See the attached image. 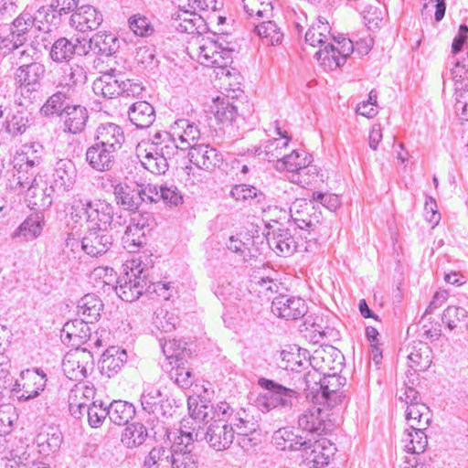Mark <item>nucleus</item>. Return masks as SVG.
<instances>
[{
	"label": "nucleus",
	"instance_id": "obj_1",
	"mask_svg": "<svg viewBox=\"0 0 468 468\" xmlns=\"http://www.w3.org/2000/svg\"><path fill=\"white\" fill-rule=\"evenodd\" d=\"M200 137L197 124L187 119L176 120L169 132H156L142 161L145 169L154 175L165 174L178 150L191 149Z\"/></svg>",
	"mask_w": 468,
	"mask_h": 468
},
{
	"label": "nucleus",
	"instance_id": "obj_2",
	"mask_svg": "<svg viewBox=\"0 0 468 468\" xmlns=\"http://www.w3.org/2000/svg\"><path fill=\"white\" fill-rule=\"evenodd\" d=\"M194 400L189 399L188 410L196 420H207L222 416L237 435H246L244 432H252L259 429L258 421L243 408L235 410L226 401L215 406L203 397Z\"/></svg>",
	"mask_w": 468,
	"mask_h": 468
},
{
	"label": "nucleus",
	"instance_id": "obj_3",
	"mask_svg": "<svg viewBox=\"0 0 468 468\" xmlns=\"http://www.w3.org/2000/svg\"><path fill=\"white\" fill-rule=\"evenodd\" d=\"M71 214L81 218L83 215L90 224V229L120 231L127 223V218L115 212L114 207L104 199L91 200L79 197L73 200Z\"/></svg>",
	"mask_w": 468,
	"mask_h": 468
},
{
	"label": "nucleus",
	"instance_id": "obj_4",
	"mask_svg": "<svg viewBox=\"0 0 468 468\" xmlns=\"http://www.w3.org/2000/svg\"><path fill=\"white\" fill-rule=\"evenodd\" d=\"M190 418L192 424L197 425L194 426L192 431H182V435L187 439V443L205 440L216 451L226 450L232 444L234 431L222 416L207 420H196L191 415Z\"/></svg>",
	"mask_w": 468,
	"mask_h": 468
},
{
	"label": "nucleus",
	"instance_id": "obj_5",
	"mask_svg": "<svg viewBox=\"0 0 468 468\" xmlns=\"http://www.w3.org/2000/svg\"><path fill=\"white\" fill-rule=\"evenodd\" d=\"M134 268L127 271L124 276L120 277L115 287L116 293L124 302L132 303L147 291L151 285L148 284V268L154 266L152 254L148 256L145 252L138 259L133 260Z\"/></svg>",
	"mask_w": 468,
	"mask_h": 468
},
{
	"label": "nucleus",
	"instance_id": "obj_6",
	"mask_svg": "<svg viewBox=\"0 0 468 468\" xmlns=\"http://www.w3.org/2000/svg\"><path fill=\"white\" fill-rule=\"evenodd\" d=\"M290 216L299 229L305 230L304 250L314 251L321 236L323 215L319 207L306 199H296L290 207Z\"/></svg>",
	"mask_w": 468,
	"mask_h": 468
},
{
	"label": "nucleus",
	"instance_id": "obj_7",
	"mask_svg": "<svg viewBox=\"0 0 468 468\" xmlns=\"http://www.w3.org/2000/svg\"><path fill=\"white\" fill-rule=\"evenodd\" d=\"M258 385L263 389L255 400L257 408L262 412L274 409L289 410L295 407L299 392L287 388L272 379L260 378Z\"/></svg>",
	"mask_w": 468,
	"mask_h": 468
},
{
	"label": "nucleus",
	"instance_id": "obj_8",
	"mask_svg": "<svg viewBox=\"0 0 468 468\" xmlns=\"http://www.w3.org/2000/svg\"><path fill=\"white\" fill-rule=\"evenodd\" d=\"M78 170L71 159L63 158L56 162L49 178L48 194H44L42 207H51L55 197H63L70 192L77 182Z\"/></svg>",
	"mask_w": 468,
	"mask_h": 468
},
{
	"label": "nucleus",
	"instance_id": "obj_9",
	"mask_svg": "<svg viewBox=\"0 0 468 468\" xmlns=\"http://www.w3.org/2000/svg\"><path fill=\"white\" fill-rule=\"evenodd\" d=\"M453 68L442 73V78H451L455 82V104L454 110L460 118L468 121V85L463 84V80H468V52L462 59L453 58Z\"/></svg>",
	"mask_w": 468,
	"mask_h": 468
},
{
	"label": "nucleus",
	"instance_id": "obj_10",
	"mask_svg": "<svg viewBox=\"0 0 468 468\" xmlns=\"http://www.w3.org/2000/svg\"><path fill=\"white\" fill-rule=\"evenodd\" d=\"M7 174L6 188L18 194L26 193L27 197H36L37 169L13 161V168Z\"/></svg>",
	"mask_w": 468,
	"mask_h": 468
},
{
	"label": "nucleus",
	"instance_id": "obj_11",
	"mask_svg": "<svg viewBox=\"0 0 468 468\" xmlns=\"http://www.w3.org/2000/svg\"><path fill=\"white\" fill-rule=\"evenodd\" d=\"M46 72L45 66L38 62L25 63L16 72L21 95L29 101L35 100L40 90V80Z\"/></svg>",
	"mask_w": 468,
	"mask_h": 468
},
{
	"label": "nucleus",
	"instance_id": "obj_12",
	"mask_svg": "<svg viewBox=\"0 0 468 468\" xmlns=\"http://www.w3.org/2000/svg\"><path fill=\"white\" fill-rule=\"evenodd\" d=\"M266 239L269 247L280 256L287 257L296 251H306L304 236L301 234L299 239L289 229L277 228L268 231Z\"/></svg>",
	"mask_w": 468,
	"mask_h": 468
},
{
	"label": "nucleus",
	"instance_id": "obj_13",
	"mask_svg": "<svg viewBox=\"0 0 468 468\" xmlns=\"http://www.w3.org/2000/svg\"><path fill=\"white\" fill-rule=\"evenodd\" d=\"M344 364V356L332 346H321L309 356L312 368L320 370L324 375L340 372Z\"/></svg>",
	"mask_w": 468,
	"mask_h": 468
},
{
	"label": "nucleus",
	"instance_id": "obj_14",
	"mask_svg": "<svg viewBox=\"0 0 468 468\" xmlns=\"http://www.w3.org/2000/svg\"><path fill=\"white\" fill-rule=\"evenodd\" d=\"M307 311L305 301L300 297L279 294L271 302L272 314L285 320L301 319Z\"/></svg>",
	"mask_w": 468,
	"mask_h": 468
},
{
	"label": "nucleus",
	"instance_id": "obj_15",
	"mask_svg": "<svg viewBox=\"0 0 468 468\" xmlns=\"http://www.w3.org/2000/svg\"><path fill=\"white\" fill-rule=\"evenodd\" d=\"M86 50L85 38L61 37L53 43L49 57L57 63L69 62L74 55L86 56Z\"/></svg>",
	"mask_w": 468,
	"mask_h": 468
},
{
	"label": "nucleus",
	"instance_id": "obj_16",
	"mask_svg": "<svg viewBox=\"0 0 468 468\" xmlns=\"http://www.w3.org/2000/svg\"><path fill=\"white\" fill-rule=\"evenodd\" d=\"M89 324L88 321L80 317L67 322L62 329V341L64 343L68 342L72 347L76 348H79L88 341H92L93 337ZM94 345H101V340L96 335L94 336Z\"/></svg>",
	"mask_w": 468,
	"mask_h": 468
},
{
	"label": "nucleus",
	"instance_id": "obj_17",
	"mask_svg": "<svg viewBox=\"0 0 468 468\" xmlns=\"http://www.w3.org/2000/svg\"><path fill=\"white\" fill-rule=\"evenodd\" d=\"M189 160L198 168L214 171L224 162L223 154L209 144H194L188 153Z\"/></svg>",
	"mask_w": 468,
	"mask_h": 468
},
{
	"label": "nucleus",
	"instance_id": "obj_18",
	"mask_svg": "<svg viewBox=\"0 0 468 468\" xmlns=\"http://www.w3.org/2000/svg\"><path fill=\"white\" fill-rule=\"evenodd\" d=\"M85 159L93 170L109 172L113 169L116 164L117 153L95 142L87 148Z\"/></svg>",
	"mask_w": 468,
	"mask_h": 468
},
{
	"label": "nucleus",
	"instance_id": "obj_19",
	"mask_svg": "<svg viewBox=\"0 0 468 468\" xmlns=\"http://www.w3.org/2000/svg\"><path fill=\"white\" fill-rule=\"evenodd\" d=\"M113 243L112 236L108 230L89 229L81 239V249L91 257L106 253Z\"/></svg>",
	"mask_w": 468,
	"mask_h": 468
},
{
	"label": "nucleus",
	"instance_id": "obj_20",
	"mask_svg": "<svg viewBox=\"0 0 468 468\" xmlns=\"http://www.w3.org/2000/svg\"><path fill=\"white\" fill-rule=\"evenodd\" d=\"M271 443L281 451H306L311 440L303 438L292 427H284L274 431Z\"/></svg>",
	"mask_w": 468,
	"mask_h": 468
},
{
	"label": "nucleus",
	"instance_id": "obj_21",
	"mask_svg": "<svg viewBox=\"0 0 468 468\" xmlns=\"http://www.w3.org/2000/svg\"><path fill=\"white\" fill-rule=\"evenodd\" d=\"M124 73L111 69L103 73L93 82L95 93H101L104 98L112 99L123 94Z\"/></svg>",
	"mask_w": 468,
	"mask_h": 468
},
{
	"label": "nucleus",
	"instance_id": "obj_22",
	"mask_svg": "<svg viewBox=\"0 0 468 468\" xmlns=\"http://www.w3.org/2000/svg\"><path fill=\"white\" fill-rule=\"evenodd\" d=\"M102 21L101 12L89 5L77 8L69 18L70 26L80 32L95 30L101 25Z\"/></svg>",
	"mask_w": 468,
	"mask_h": 468
},
{
	"label": "nucleus",
	"instance_id": "obj_23",
	"mask_svg": "<svg viewBox=\"0 0 468 468\" xmlns=\"http://www.w3.org/2000/svg\"><path fill=\"white\" fill-rule=\"evenodd\" d=\"M87 54L92 51L99 57H111L114 55L120 47L118 37L111 32H98L88 41L85 39Z\"/></svg>",
	"mask_w": 468,
	"mask_h": 468
},
{
	"label": "nucleus",
	"instance_id": "obj_24",
	"mask_svg": "<svg viewBox=\"0 0 468 468\" xmlns=\"http://www.w3.org/2000/svg\"><path fill=\"white\" fill-rule=\"evenodd\" d=\"M143 219L141 215L138 218H133L122 238L123 248L130 253L139 251L146 244L147 239L144 232L146 224L142 222Z\"/></svg>",
	"mask_w": 468,
	"mask_h": 468
},
{
	"label": "nucleus",
	"instance_id": "obj_25",
	"mask_svg": "<svg viewBox=\"0 0 468 468\" xmlns=\"http://www.w3.org/2000/svg\"><path fill=\"white\" fill-rule=\"evenodd\" d=\"M212 290L225 305L236 304L245 296V290L228 276L218 277L213 283Z\"/></svg>",
	"mask_w": 468,
	"mask_h": 468
},
{
	"label": "nucleus",
	"instance_id": "obj_26",
	"mask_svg": "<svg viewBox=\"0 0 468 468\" xmlns=\"http://www.w3.org/2000/svg\"><path fill=\"white\" fill-rule=\"evenodd\" d=\"M124 140L122 128L113 122L101 123L96 130L95 142L103 144V147H107L117 154Z\"/></svg>",
	"mask_w": 468,
	"mask_h": 468
},
{
	"label": "nucleus",
	"instance_id": "obj_27",
	"mask_svg": "<svg viewBox=\"0 0 468 468\" xmlns=\"http://www.w3.org/2000/svg\"><path fill=\"white\" fill-rule=\"evenodd\" d=\"M182 431H185L181 428L180 436L177 437L179 442H175L171 446L169 463L172 468H197V460L191 450H188L190 443H187V439L182 435Z\"/></svg>",
	"mask_w": 468,
	"mask_h": 468
},
{
	"label": "nucleus",
	"instance_id": "obj_28",
	"mask_svg": "<svg viewBox=\"0 0 468 468\" xmlns=\"http://www.w3.org/2000/svg\"><path fill=\"white\" fill-rule=\"evenodd\" d=\"M20 378L23 381L24 392L19 395V400H28L37 397L46 387V374L37 368L23 370Z\"/></svg>",
	"mask_w": 468,
	"mask_h": 468
},
{
	"label": "nucleus",
	"instance_id": "obj_29",
	"mask_svg": "<svg viewBox=\"0 0 468 468\" xmlns=\"http://www.w3.org/2000/svg\"><path fill=\"white\" fill-rule=\"evenodd\" d=\"M325 414L318 407L304 410L298 418L299 428L309 433L321 435L328 430Z\"/></svg>",
	"mask_w": 468,
	"mask_h": 468
},
{
	"label": "nucleus",
	"instance_id": "obj_30",
	"mask_svg": "<svg viewBox=\"0 0 468 468\" xmlns=\"http://www.w3.org/2000/svg\"><path fill=\"white\" fill-rule=\"evenodd\" d=\"M113 196L116 205L130 212L138 211L144 204V197H141L138 185L130 186L125 183L123 186H117Z\"/></svg>",
	"mask_w": 468,
	"mask_h": 468
},
{
	"label": "nucleus",
	"instance_id": "obj_31",
	"mask_svg": "<svg viewBox=\"0 0 468 468\" xmlns=\"http://www.w3.org/2000/svg\"><path fill=\"white\" fill-rule=\"evenodd\" d=\"M336 449L326 439L311 442L310 448L303 451L308 463H313L314 468H322L329 463L331 456Z\"/></svg>",
	"mask_w": 468,
	"mask_h": 468
},
{
	"label": "nucleus",
	"instance_id": "obj_32",
	"mask_svg": "<svg viewBox=\"0 0 468 468\" xmlns=\"http://www.w3.org/2000/svg\"><path fill=\"white\" fill-rule=\"evenodd\" d=\"M126 361V350L111 346L105 350L100 360L101 373L107 378H112L121 370Z\"/></svg>",
	"mask_w": 468,
	"mask_h": 468
},
{
	"label": "nucleus",
	"instance_id": "obj_33",
	"mask_svg": "<svg viewBox=\"0 0 468 468\" xmlns=\"http://www.w3.org/2000/svg\"><path fill=\"white\" fill-rule=\"evenodd\" d=\"M44 216L42 213L29 215L12 234L13 239L19 241H32L42 232Z\"/></svg>",
	"mask_w": 468,
	"mask_h": 468
},
{
	"label": "nucleus",
	"instance_id": "obj_34",
	"mask_svg": "<svg viewBox=\"0 0 468 468\" xmlns=\"http://www.w3.org/2000/svg\"><path fill=\"white\" fill-rule=\"evenodd\" d=\"M63 441L61 431L55 427H44L41 431L36 436L35 443L38 448L39 453L43 455H49L60 449Z\"/></svg>",
	"mask_w": 468,
	"mask_h": 468
},
{
	"label": "nucleus",
	"instance_id": "obj_35",
	"mask_svg": "<svg viewBox=\"0 0 468 468\" xmlns=\"http://www.w3.org/2000/svg\"><path fill=\"white\" fill-rule=\"evenodd\" d=\"M103 303L94 293H87L77 303V314L80 318L94 324L97 322L103 310Z\"/></svg>",
	"mask_w": 468,
	"mask_h": 468
},
{
	"label": "nucleus",
	"instance_id": "obj_36",
	"mask_svg": "<svg viewBox=\"0 0 468 468\" xmlns=\"http://www.w3.org/2000/svg\"><path fill=\"white\" fill-rule=\"evenodd\" d=\"M130 122L138 129L150 127L155 120L154 107L145 101L133 103L128 111Z\"/></svg>",
	"mask_w": 468,
	"mask_h": 468
},
{
	"label": "nucleus",
	"instance_id": "obj_37",
	"mask_svg": "<svg viewBox=\"0 0 468 468\" xmlns=\"http://www.w3.org/2000/svg\"><path fill=\"white\" fill-rule=\"evenodd\" d=\"M60 117L64 122V130L76 134L82 132L89 115L87 109L81 105H67Z\"/></svg>",
	"mask_w": 468,
	"mask_h": 468
},
{
	"label": "nucleus",
	"instance_id": "obj_38",
	"mask_svg": "<svg viewBox=\"0 0 468 468\" xmlns=\"http://www.w3.org/2000/svg\"><path fill=\"white\" fill-rule=\"evenodd\" d=\"M30 121L31 113L25 109L17 108L11 111L1 123L8 134L17 136L26 132L30 125Z\"/></svg>",
	"mask_w": 468,
	"mask_h": 468
},
{
	"label": "nucleus",
	"instance_id": "obj_39",
	"mask_svg": "<svg viewBox=\"0 0 468 468\" xmlns=\"http://www.w3.org/2000/svg\"><path fill=\"white\" fill-rule=\"evenodd\" d=\"M160 346L165 357L170 361V365L174 363L185 361L190 356V350L186 348V342L181 339L161 338Z\"/></svg>",
	"mask_w": 468,
	"mask_h": 468
},
{
	"label": "nucleus",
	"instance_id": "obj_40",
	"mask_svg": "<svg viewBox=\"0 0 468 468\" xmlns=\"http://www.w3.org/2000/svg\"><path fill=\"white\" fill-rule=\"evenodd\" d=\"M257 35L267 45L274 46L282 43L283 33L278 25L270 19H262L260 22H251Z\"/></svg>",
	"mask_w": 468,
	"mask_h": 468
},
{
	"label": "nucleus",
	"instance_id": "obj_41",
	"mask_svg": "<svg viewBox=\"0 0 468 468\" xmlns=\"http://www.w3.org/2000/svg\"><path fill=\"white\" fill-rule=\"evenodd\" d=\"M427 428L417 427L415 424H410V428L406 431V444L405 449L407 452L413 455L422 453L427 445L428 439L425 433Z\"/></svg>",
	"mask_w": 468,
	"mask_h": 468
},
{
	"label": "nucleus",
	"instance_id": "obj_42",
	"mask_svg": "<svg viewBox=\"0 0 468 468\" xmlns=\"http://www.w3.org/2000/svg\"><path fill=\"white\" fill-rule=\"evenodd\" d=\"M334 35L331 34V27L329 23L322 17L318 18V22L313 25L305 33L304 40L309 45L315 47L319 45L323 47L329 42L328 39H334Z\"/></svg>",
	"mask_w": 468,
	"mask_h": 468
},
{
	"label": "nucleus",
	"instance_id": "obj_43",
	"mask_svg": "<svg viewBox=\"0 0 468 468\" xmlns=\"http://www.w3.org/2000/svg\"><path fill=\"white\" fill-rule=\"evenodd\" d=\"M107 407L110 420L119 426L128 424L135 415L134 406L126 401L113 400Z\"/></svg>",
	"mask_w": 468,
	"mask_h": 468
},
{
	"label": "nucleus",
	"instance_id": "obj_44",
	"mask_svg": "<svg viewBox=\"0 0 468 468\" xmlns=\"http://www.w3.org/2000/svg\"><path fill=\"white\" fill-rule=\"evenodd\" d=\"M43 147L37 143L23 145L20 152L16 153L13 161L37 169L42 162Z\"/></svg>",
	"mask_w": 468,
	"mask_h": 468
},
{
	"label": "nucleus",
	"instance_id": "obj_45",
	"mask_svg": "<svg viewBox=\"0 0 468 468\" xmlns=\"http://www.w3.org/2000/svg\"><path fill=\"white\" fill-rule=\"evenodd\" d=\"M215 117L226 128H233L239 118L238 108L229 98H223L217 101Z\"/></svg>",
	"mask_w": 468,
	"mask_h": 468
},
{
	"label": "nucleus",
	"instance_id": "obj_46",
	"mask_svg": "<svg viewBox=\"0 0 468 468\" xmlns=\"http://www.w3.org/2000/svg\"><path fill=\"white\" fill-rule=\"evenodd\" d=\"M314 57L325 70H334L345 64L344 58L340 57L332 43L320 47Z\"/></svg>",
	"mask_w": 468,
	"mask_h": 468
},
{
	"label": "nucleus",
	"instance_id": "obj_47",
	"mask_svg": "<svg viewBox=\"0 0 468 468\" xmlns=\"http://www.w3.org/2000/svg\"><path fill=\"white\" fill-rule=\"evenodd\" d=\"M36 18L29 12H22L11 24L9 30L16 39L23 45L27 40V34L35 26Z\"/></svg>",
	"mask_w": 468,
	"mask_h": 468
},
{
	"label": "nucleus",
	"instance_id": "obj_48",
	"mask_svg": "<svg viewBox=\"0 0 468 468\" xmlns=\"http://www.w3.org/2000/svg\"><path fill=\"white\" fill-rule=\"evenodd\" d=\"M147 428L140 422H134L128 425L122 437V441L128 448L142 445L148 437Z\"/></svg>",
	"mask_w": 468,
	"mask_h": 468
},
{
	"label": "nucleus",
	"instance_id": "obj_49",
	"mask_svg": "<svg viewBox=\"0 0 468 468\" xmlns=\"http://www.w3.org/2000/svg\"><path fill=\"white\" fill-rule=\"evenodd\" d=\"M163 396L158 388L152 385L144 386L140 399L143 410L149 415L156 413L159 403L163 401Z\"/></svg>",
	"mask_w": 468,
	"mask_h": 468
},
{
	"label": "nucleus",
	"instance_id": "obj_50",
	"mask_svg": "<svg viewBox=\"0 0 468 468\" xmlns=\"http://www.w3.org/2000/svg\"><path fill=\"white\" fill-rule=\"evenodd\" d=\"M304 151L293 150L289 154L282 155V159L277 160L275 168L279 171H287L298 175L301 167L304 166Z\"/></svg>",
	"mask_w": 468,
	"mask_h": 468
},
{
	"label": "nucleus",
	"instance_id": "obj_51",
	"mask_svg": "<svg viewBox=\"0 0 468 468\" xmlns=\"http://www.w3.org/2000/svg\"><path fill=\"white\" fill-rule=\"evenodd\" d=\"M178 323V316L174 313L169 312L165 308L159 307L154 313L153 324L157 330L161 332H173Z\"/></svg>",
	"mask_w": 468,
	"mask_h": 468
},
{
	"label": "nucleus",
	"instance_id": "obj_52",
	"mask_svg": "<svg viewBox=\"0 0 468 468\" xmlns=\"http://www.w3.org/2000/svg\"><path fill=\"white\" fill-rule=\"evenodd\" d=\"M371 2L374 1L361 0V2H358L356 5V8L360 9L365 24L369 29L378 27L383 17L382 10L378 6L373 5Z\"/></svg>",
	"mask_w": 468,
	"mask_h": 468
},
{
	"label": "nucleus",
	"instance_id": "obj_53",
	"mask_svg": "<svg viewBox=\"0 0 468 468\" xmlns=\"http://www.w3.org/2000/svg\"><path fill=\"white\" fill-rule=\"evenodd\" d=\"M230 196L237 201L250 202L256 200L261 203L265 199V195L255 186L246 184L235 185L230 191Z\"/></svg>",
	"mask_w": 468,
	"mask_h": 468
},
{
	"label": "nucleus",
	"instance_id": "obj_54",
	"mask_svg": "<svg viewBox=\"0 0 468 468\" xmlns=\"http://www.w3.org/2000/svg\"><path fill=\"white\" fill-rule=\"evenodd\" d=\"M406 419L409 425L415 424L417 427L427 428L431 420L429 408L426 404L408 405Z\"/></svg>",
	"mask_w": 468,
	"mask_h": 468
},
{
	"label": "nucleus",
	"instance_id": "obj_55",
	"mask_svg": "<svg viewBox=\"0 0 468 468\" xmlns=\"http://www.w3.org/2000/svg\"><path fill=\"white\" fill-rule=\"evenodd\" d=\"M419 346H420L419 349L413 346L408 355L409 366L414 372L426 370L431 362L428 355L429 347L421 342L419 343Z\"/></svg>",
	"mask_w": 468,
	"mask_h": 468
},
{
	"label": "nucleus",
	"instance_id": "obj_56",
	"mask_svg": "<svg viewBox=\"0 0 468 468\" xmlns=\"http://www.w3.org/2000/svg\"><path fill=\"white\" fill-rule=\"evenodd\" d=\"M441 320L450 330H453L460 324H466L468 312L461 306H448L443 311Z\"/></svg>",
	"mask_w": 468,
	"mask_h": 468
},
{
	"label": "nucleus",
	"instance_id": "obj_57",
	"mask_svg": "<svg viewBox=\"0 0 468 468\" xmlns=\"http://www.w3.org/2000/svg\"><path fill=\"white\" fill-rule=\"evenodd\" d=\"M128 26L137 37H148L154 33V27L150 19L141 14L131 16L128 19Z\"/></svg>",
	"mask_w": 468,
	"mask_h": 468
},
{
	"label": "nucleus",
	"instance_id": "obj_58",
	"mask_svg": "<svg viewBox=\"0 0 468 468\" xmlns=\"http://www.w3.org/2000/svg\"><path fill=\"white\" fill-rule=\"evenodd\" d=\"M242 4L248 18L251 19L252 22L258 23L262 19H269L272 16L273 7L271 2H261L253 5Z\"/></svg>",
	"mask_w": 468,
	"mask_h": 468
},
{
	"label": "nucleus",
	"instance_id": "obj_59",
	"mask_svg": "<svg viewBox=\"0 0 468 468\" xmlns=\"http://www.w3.org/2000/svg\"><path fill=\"white\" fill-rule=\"evenodd\" d=\"M68 99L65 92L58 91L48 99L42 106L41 112L45 115L58 114L61 116L64 113V110H66V106L69 105L67 103Z\"/></svg>",
	"mask_w": 468,
	"mask_h": 468
},
{
	"label": "nucleus",
	"instance_id": "obj_60",
	"mask_svg": "<svg viewBox=\"0 0 468 468\" xmlns=\"http://www.w3.org/2000/svg\"><path fill=\"white\" fill-rule=\"evenodd\" d=\"M171 448L164 446L154 447L144 458V468H158L164 463H169Z\"/></svg>",
	"mask_w": 468,
	"mask_h": 468
},
{
	"label": "nucleus",
	"instance_id": "obj_61",
	"mask_svg": "<svg viewBox=\"0 0 468 468\" xmlns=\"http://www.w3.org/2000/svg\"><path fill=\"white\" fill-rule=\"evenodd\" d=\"M174 364L170 372L171 379L182 388H189L194 382L192 370L185 366L184 361Z\"/></svg>",
	"mask_w": 468,
	"mask_h": 468
},
{
	"label": "nucleus",
	"instance_id": "obj_62",
	"mask_svg": "<svg viewBox=\"0 0 468 468\" xmlns=\"http://www.w3.org/2000/svg\"><path fill=\"white\" fill-rule=\"evenodd\" d=\"M87 415L89 424L92 428H99L106 417H109L108 407L101 400H95L88 406Z\"/></svg>",
	"mask_w": 468,
	"mask_h": 468
},
{
	"label": "nucleus",
	"instance_id": "obj_63",
	"mask_svg": "<svg viewBox=\"0 0 468 468\" xmlns=\"http://www.w3.org/2000/svg\"><path fill=\"white\" fill-rule=\"evenodd\" d=\"M64 80L69 87L82 86L87 81V71L83 66L73 64L64 72Z\"/></svg>",
	"mask_w": 468,
	"mask_h": 468
},
{
	"label": "nucleus",
	"instance_id": "obj_64",
	"mask_svg": "<svg viewBox=\"0 0 468 468\" xmlns=\"http://www.w3.org/2000/svg\"><path fill=\"white\" fill-rule=\"evenodd\" d=\"M323 379L324 374L315 368H312V370L308 371L303 376L305 385L304 390L309 391V393H307V397L312 394L313 398L318 399L322 388Z\"/></svg>",
	"mask_w": 468,
	"mask_h": 468
}]
</instances>
